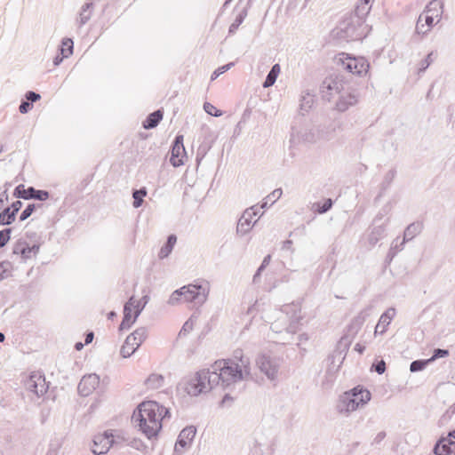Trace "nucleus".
<instances>
[{"label":"nucleus","instance_id":"obj_22","mask_svg":"<svg viewBox=\"0 0 455 455\" xmlns=\"http://www.w3.org/2000/svg\"><path fill=\"white\" fill-rule=\"evenodd\" d=\"M256 209L255 206H251L246 209L237 222L236 232L242 235H246L252 228L251 219L255 216L253 212Z\"/></svg>","mask_w":455,"mask_h":455},{"label":"nucleus","instance_id":"obj_48","mask_svg":"<svg viewBox=\"0 0 455 455\" xmlns=\"http://www.w3.org/2000/svg\"><path fill=\"white\" fill-rule=\"evenodd\" d=\"M432 56L433 52H430L427 55L425 60H421L420 67L419 68V73L424 72L430 66V64L433 61Z\"/></svg>","mask_w":455,"mask_h":455},{"label":"nucleus","instance_id":"obj_30","mask_svg":"<svg viewBox=\"0 0 455 455\" xmlns=\"http://www.w3.org/2000/svg\"><path fill=\"white\" fill-rule=\"evenodd\" d=\"M177 242V237L175 235H170L167 238L166 243L161 247L160 251L158 253L159 259H163L167 258Z\"/></svg>","mask_w":455,"mask_h":455},{"label":"nucleus","instance_id":"obj_11","mask_svg":"<svg viewBox=\"0 0 455 455\" xmlns=\"http://www.w3.org/2000/svg\"><path fill=\"white\" fill-rule=\"evenodd\" d=\"M256 364L260 372L265 374L269 380H276L280 367L276 358L271 357L266 354H260L256 358Z\"/></svg>","mask_w":455,"mask_h":455},{"label":"nucleus","instance_id":"obj_2","mask_svg":"<svg viewBox=\"0 0 455 455\" xmlns=\"http://www.w3.org/2000/svg\"><path fill=\"white\" fill-rule=\"evenodd\" d=\"M166 417H170L167 408L155 401H145L133 412L132 420L148 439H151L158 435L162 429V421Z\"/></svg>","mask_w":455,"mask_h":455},{"label":"nucleus","instance_id":"obj_45","mask_svg":"<svg viewBox=\"0 0 455 455\" xmlns=\"http://www.w3.org/2000/svg\"><path fill=\"white\" fill-rule=\"evenodd\" d=\"M204 111H205L207 114H209V115H211V116H216V117H218V116H222V112H221L220 109L216 108H215L212 104H211L210 102H205V103L204 104Z\"/></svg>","mask_w":455,"mask_h":455},{"label":"nucleus","instance_id":"obj_43","mask_svg":"<svg viewBox=\"0 0 455 455\" xmlns=\"http://www.w3.org/2000/svg\"><path fill=\"white\" fill-rule=\"evenodd\" d=\"M373 0H361L360 4L356 7V13L358 15H363L368 13L371 9L369 5Z\"/></svg>","mask_w":455,"mask_h":455},{"label":"nucleus","instance_id":"obj_40","mask_svg":"<svg viewBox=\"0 0 455 455\" xmlns=\"http://www.w3.org/2000/svg\"><path fill=\"white\" fill-rule=\"evenodd\" d=\"M429 360H415L411 363L410 371L411 372H417L424 370L429 363Z\"/></svg>","mask_w":455,"mask_h":455},{"label":"nucleus","instance_id":"obj_7","mask_svg":"<svg viewBox=\"0 0 455 455\" xmlns=\"http://www.w3.org/2000/svg\"><path fill=\"white\" fill-rule=\"evenodd\" d=\"M347 88L348 84L343 76L333 75L326 77L323 81L321 84V94L323 100L331 101L335 96H339Z\"/></svg>","mask_w":455,"mask_h":455},{"label":"nucleus","instance_id":"obj_51","mask_svg":"<svg viewBox=\"0 0 455 455\" xmlns=\"http://www.w3.org/2000/svg\"><path fill=\"white\" fill-rule=\"evenodd\" d=\"M25 97H26V100L28 102H30L31 104L34 102H36L37 100H39L41 99L40 94H38L33 91L27 92L25 94Z\"/></svg>","mask_w":455,"mask_h":455},{"label":"nucleus","instance_id":"obj_12","mask_svg":"<svg viewBox=\"0 0 455 455\" xmlns=\"http://www.w3.org/2000/svg\"><path fill=\"white\" fill-rule=\"evenodd\" d=\"M40 246V243L30 244L25 239L20 238L12 246V255L20 256L21 259L25 261L36 257L39 252Z\"/></svg>","mask_w":455,"mask_h":455},{"label":"nucleus","instance_id":"obj_38","mask_svg":"<svg viewBox=\"0 0 455 455\" xmlns=\"http://www.w3.org/2000/svg\"><path fill=\"white\" fill-rule=\"evenodd\" d=\"M147 190L146 188H140V189H135L132 192V197H133V207L139 208L141 206L143 203V197L146 196Z\"/></svg>","mask_w":455,"mask_h":455},{"label":"nucleus","instance_id":"obj_23","mask_svg":"<svg viewBox=\"0 0 455 455\" xmlns=\"http://www.w3.org/2000/svg\"><path fill=\"white\" fill-rule=\"evenodd\" d=\"M94 10V4L92 2L84 3L77 14L76 24L78 28H83L92 18Z\"/></svg>","mask_w":455,"mask_h":455},{"label":"nucleus","instance_id":"obj_50","mask_svg":"<svg viewBox=\"0 0 455 455\" xmlns=\"http://www.w3.org/2000/svg\"><path fill=\"white\" fill-rule=\"evenodd\" d=\"M181 299H183L182 297V292L179 290H176L174 291L172 295L170 296L169 298V300H168V303L170 305H175L177 304Z\"/></svg>","mask_w":455,"mask_h":455},{"label":"nucleus","instance_id":"obj_19","mask_svg":"<svg viewBox=\"0 0 455 455\" xmlns=\"http://www.w3.org/2000/svg\"><path fill=\"white\" fill-rule=\"evenodd\" d=\"M100 384V378L97 374H89L84 376L80 380L77 389L82 396L91 395Z\"/></svg>","mask_w":455,"mask_h":455},{"label":"nucleus","instance_id":"obj_47","mask_svg":"<svg viewBox=\"0 0 455 455\" xmlns=\"http://www.w3.org/2000/svg\"><path fill=\"white\" fill-rule=\"evenodd\" d=\"M428 30L427 25L423 22V15H419L417 25H416V32L418 34L425 35Z\"/></svg>","mask_w":455,"mask_h":455},{"label":"nucleus","instance_id":"obj_4","mask_svg":"<svg viewBox=\"0 0 455 455\" xmlns=\"http://www.w3.org/2000/svg\"><path fill=\"white\" fill-rule=\"evenodd\" d=\"M227 371L224 373H218L216 370L204 369L193 375L185 377L179 384L188 395L197 396L201 394L207 393L215 387L220 385L222 387V379L228 377Z\"/></svg>","mask_w":455,"mask_h":455},{"label":"nucleus","instance_id":"obj_8","mask_svg":"<svg viewBox=\"0 0 455 455\" xmlns=\"http://www.w3.org/2000/svg\"><path fill=\"white\" fill-rule=\"evenodd\" d=\"M337 60L345 70L357 76L367 74L370 68V64L365 58L353 57L345 52L339 53Z\"/></svg>","mask_w":455,"mask_h":455},{"label":"nucleus","instance_id":"obj_14","mask_svg":"<svg viewBox=\"0 0 455 455\" xmlns=\"http://www.w3.org/2000/svg\"><path fill=\"white\" fill-rule=\"evenodd\" d=\"M336 35L339 38L346 41H354L360 38L357 28L351 19L342 20L336 28Z\"/></svg>","mask_w":455,"mask_h":455},{"label":"nucleus","instance_id":"obj_44","mask_svg":"<svg viewBox=\"0 0 455 455\" xmlns=\"http://www.w3.org/2000/svg\"><path fill=\"white\" fill-rule=\"evenodd\" d=\"M235 65L234 62H229L224 66H221L218 68L212 74L211 80H215L218 78L220 75L224 74L228 70H229L233 66Z\"/></svg>","mask_w":455,"mask_h":455},{"label":"nucleus","instance_id":"obj_53","mask_svg":"<svg viewBox=\"0 0 455 455\" xmlns=\"http://www.w3.org/2000/svg\"><path fill=\"white\" fill-rule=\"evenodd\" d=\"M332 204H333L332 200L329 198V199L325 200L324 203L323 204V205L317 209V212L320 214L325 213L332 207Z\"/></svg>","mask_w":455,"mask_h":455},{"label":"nucleus","instance_id":"obj_52","mask_svg":"<svg viewBox=\"0 0 455 455\" xmlns=\"http://www.w3.org/2000/svg\"><path fill=\"white\" fill-rule=\"evenodd\" d=\"M422 15H423V21L427 25V28L429 30L433 27V25L435 23V20L436 18L428 14L427 12H425Z\"/></svg>","mask_w":455,"mask_h":455},{"label":"nucleus","instance_id":"obj_9","mask_svg":"<svg viewBox=\"0 0 455 455\" xmlns=\"http://www.w3.org/2000/svg\"><path fill=\"white\" fill-rule=\"evenodd\" d=\"M180 291L182 292L184 301L202 306L207 300L210 289L208 283L188 284L181 287Z\"/></svg>","mask_w":455,"mask_h":455},{"label":"nucleus","instance_id":"obj_62","mask_svg":"<svg viewBox=\"0 0 455 455\" xmlns=\"http://www.w3.org/2000/svg\"><path fill=\"white\" fill-rule=\"evenodd\" d=\"M364 349H365V347H364V346H362V345H361V344H359V343H358V344H356V345L355 346V351H357V352H359L360 354H363V351H364Z\"/></svg>","mask_w":455,"mask_h":455},{"label":"nucleus","instance_id":"obj_20","mask_svg":"<svg viewBox=\"0 0 455 455\" xmlns=\"http://www.w3.org/2000/svg\"><path fill=\"white\" fill-rule=\"evenodd\" d=\"M114 443V435L111 431H106L103 435H99L94 437V446H100V450L93 448L92 451L95 455L107 453Z\"/></svg>","mask_w":455,"mask_h":455},{"label":"nucleus","instance_id":"obj_26","mask_svg":"<svg viewBox=\"0 0 455 455\" xmlns=\"http://www.w3.org/2000/svg\"><path fill=\"white\" fill-rule=\"evenodd\" d=\"M389 219L387 220L386 223L374 226L369 235L368 242L371 246H374L380 239H382L386 235V227Z\"/></svg>","mask_w":455,"mask_h":455},{"label":"nucleus","instance_id":"obj_29","mask_svg":"<svg viewBox=\"0 0 455 455\" xmlns=\"http://www.w3.org/2000/svg\"><path fill=\"white\" fill-rule=\"evenodd\" d=\"M143 299H145L144 305L141 307H138V309L134 312L133 318H129V319L125 318V317L123 318V321L119 326L120 331H124V330L131 328V326L136 322L137 318L139 317L141 311L143 310L146 304L148 303L149 298H148V296L146 295L143 297Z\"/></svg>","mask_w":455,"mask_h":455},{"label":"nucleus","instance_id":"obj_61","mask_svg":"<svg viewBox=\"0 0 455 455\" xmlns=\"http://www.w3.org/2000/svg\"><path fill=\"white\" fill-rule=\"evenodd\" d=\"M64 58H65V57H63V55H62V56L57 55V56L54 58V60H53V64H54L55 66L60 65V64L61 63V61L63 60V59H64Z\"/></svg>","mask_w":455,"mask_h":455},{"label":"nucleus","instance_id":"obj_34","mask_svg":"<svg viewBox=\"0 0 455 455\" xmlns=\"http://www.w3.org/2000/svg\"><path fill=\"white\" fill-rule=\"evenodd\" d=\"M248 14V7L243 8L230 25L228 33L235 34Z\"/></svg>","mask_w":455,"mask_h":455},{"label":"nucleus","instance_id":"obj_15","mask_svg":"<svg viewBox=\"0 0 455 455\" xmlns=\"http://www.w3.org/2000/svg\"><path fill=\"white\" fill-rule=\"evenodd\" d=\"M14 196L26 200L36 199L39 201H45L49 198V193L46 190H37L33 187L25 188L24 185H19L15 188Z\"/></svg>","mask_w":455,"mask_h":455},{"label":"nucleus","instance_id":"obj_31","mask_svg":"<svg viewBox=\"0 0 455 455\" xmlns=\"http://www.w3.org/2000/svg\"><path fill=\"white\" fill-rule=\"evenodd\" d=\"M164 377L161 374L152 373L146 379L145 384L148 388L157 389L164 386Z\"/></svg>","mask_w":455,"mask_h":455},{"label":"nucleus","instance_id":"obj_3","mask_svg":"<svg viewBox=\"0 0 455 455\" xmlns=\"http://www.w3.org/2000/svg\"><path fill=\"white\" fill-rule=\"evenodd\" d=\"M218 373L228 372V377L222 379V387L226 388L236 382L245 379L251 374V362L243 355L242 349L234 351L233 359L217 361L212 366Z\"/></svg>","mask_w":455,"mask_h":455},{"label":"nucleus","instance_id":"obj_13","mask_svg":"<svg viewBox=\"0 0 455 455\" xmlns=\"http://www.w3.org/2000/svg\"><path fill=\"white\" fill-rule=\"evenodd\" d=\"M27 390L35 394L37 397L44 395L48 389L45 378L40 372H33L30 374L25 383Z\"/></svg>","mask_w":455,"mask_h":455},{"label":"nucleus","instance_id":"obj_41","mask_svg":"<svg viewBox=\"0 0 455 455\" xmlns=\"http://www.w3.org/2000/svg\"><path fill=\"white\" fill-rule=\"evenodd\" d=\"M37 207H42V204H28L24 210L23 212H21L20 216V221H24L26 220L28 218H29L32 213L34 212V211L36 210V208Z\"/></svg>","mask_w":455,"mask_h":455},{"label":"nucleus","instance_id":"obj_1","mask_svg":"<svg viewBox=\"0 0 455 455\" xmlns=\"http://www.w3.org/2000/svg\"><path fill=\"white\" fill-rule=\"evenodd\" d=\"M301 307L291 303L265 313L264 319L270 324L271 338L276 343L288 344L294 339L302 320Z\"/></svg>","mask_w":455,"mask_h":455},{"label":"nucleus","instance_id":"obj_49","mask_svg":"<svg viewBox=\"0 0 455 455\" xmlns=\"http://www.w3.org/2000/svg\"><path fill=\"white\" fill-rule=\"evenodd\" d=\"M449 355V351L446 350V349H441V348H436L435 349L434 351V354L432 355L431 358H429V362H433L438 358H443V357H445Z\"/></svg>","mask_w":455,"mask_h":455},{"label":"nucleus","instance_id":"obj_42","mask_svg":"<svg viewBox=\"0 0 455 455\" xmlns=\"http://www.w3.org/2000/svg\"><path fill=\"white\" fill-rule=\"evenodd\" d=\"M270 260H271V255H269V254L267 255L263 259L260 266L259 267L258 270L256 271L255 275H253V283H256L258 282V279L259 278L261 272L268 266Z\"/></svg>","mask_w":455,"mask_h":455},{"label":"nucleus","instance_id":"obj_17","mask_svg":"<svg viewBox=\"0 0 455 455\" xmlns=\"http://www.w3.org/2000/svg\"><path fill=\"white\" fill-rule=\"evenodd\" d=\"M196 434V429L194 426L185 427L180 433L174 451L179 454H182L185 448H187L193 441Z\"/></svg>","mask_w":455,"mask_h":455},{"label":"nucleus","instance_id":"obj_56","mask_svg":"<svg viewBox=\"0 0 455 455\" xmlns=\"http://www.w3.org/2000/svg\"><path fill=\"white\" fill-rule=\"evenodd\" d=\"M31 108H32V104L26 100H22L20 102L19 110L21 114H26L31 109Z\"/></svg>","mask_w":455,"mask_h":455},{"label":"nucleus","instance_id":"obj_60","mask_svg":"<svg viewBox=\"0 0 455 455\" xmlns=\"http://www.w3.org/2000/svg\"><path fill=\"white\" fill-rule=\"evenodd\" d=\"M93 338H94V333L92 331H90V332L86 333L84 344L88 345L91 342H92Z\"/></svg>","mask_w":455,"mask_h":455},{"label":"nucleus","instance_id":"obj_25","mask_svg":"<svg viewBox=\"0 0 455 455\" xmlns=\"http://www.w3.org/2000/svg\"><path fill=\"white\" fill-rule=\"evenodd\" d=\"M423 225L421 222L417 221L410 224L404 230L403 241L400 243L398 250H403L406 242L411 241L414 237L420 234Z\"/></svg>","mask_w":455,"mask_h":455},{"label":"nucleus","instance_id":"obj_64","mask_svg":"<svg viewBox=\"0 0 455 455\" xmlns=\"http://www.w3.org/2000/svg\"><path fill=\"white\" fill-rule=\"evenodd\" d=\"M292 242L291 240H286L284 243H283V248L284 249H289L291 245Z\"/></svg>","mask_w":455,"mask_h":455},{"label":"nucleus","instance_id":"obj_32","mask_svg":"<svg viewBox=\"0 0 455 455\" xmlns=\"http://www.w3.org/2000/svg\"><path fill=\"white\" fill-rule=\"evenodd\" d=\"M280 71H281V68H280V65L279 64H275L270 71L268 72L264 83H263V87L264 88H268V87H271L272 85L275 84L279 74H280Z\"/></svg>","mask_w":455,"mask_h":455},{"label":"nucleus","instance_id":"obj_24","mask_svg":"<svg viewBox=\"0 0 455 455\" xmlns=\"http://www.w3.org/2000/svg\"><path fill=\"white\" fill-rule=\"evenodd\" d=\"M396 311L395 307L387 308L379 317V323L375 327L374 334H383L386 332L387 326L395 316Z\"/></svg>","mask_w":455,"mask_h":455},{"label":"nucleus","instance_id":"obj_63","mask_svg":"<svg viewBox=\"0 0 455 455\" xmlns=\"http://www.w3.org/2000/svg\"><path fill=\"white\" fill-rule=\"evenodd\" d=\"M191 328H192V324H191V323H189V322H188V321H187V322L184 323V325H183L182 330L180 331V332H181V331H187L188 329H191Z\"/></svg>","mask_w":455,"mask_h":455},{"label":"nucleus","instance_id":"obj_10","mask_svg":"<svg viewBox=\"0 0 455 455\" xmlns=\"http://www.w3.org/2000/svg\"><path fill=\"white\" fill-rule=\"evenodd\" d=\"M148 337V329L140 327L131 333L124 340L120 349V354L124 358L130 357L144 342Z\"/></svg>","mask_w":455,"mask_h":455},{"label":"nucleus","instance_id":"obj_27","mask_svg":"<svg viewBox=\"0 0 455 455\" xmlns=\"http://www.w3.org/2000/svg\"><path fill=\"white\" fill-rule=\"evenodd\" d=\"M315 96L308 90L303 91L299 99V112L301 115L307 113L314 105Z\"/></svg>","mask_w":455,"mask_h":455},{"label":"nucleus","instance_id":"obj_16","mask_svg":"<svg viewBox=\"0 0 455 455\" xmlns=\"http://www.w3.org/2000/svg\"><path fill=\"white\" fill-rule=\"evenodd\" d=\"M186 156L185 148L183 145V135H177L171 151L170 162L174 167H179L184 164L183 158Z\"/></svg>","mask_w":455,"mask_h":455},{"label":"nucleus","instance_id":"obj_28","mask_svg":"<svg viewBox=\"0 0 455 455\" xmlns=\"http://www.w3.org/2000/svg\"><path fill=\"white\" fill-rule=\"evenodd\" d=\"M163 119V112L161 110H156L149 114L143 122V127L145 129H153L158 125L160 121Z\"/></svg>","mask_w":455,"mask_h":455},{"label":"nucleus","instance_id":"obj_36","mask_svg":"<svg viewBox=\"0 0 455 455\" xmlns=\"http://www.w3.org/2000/svg\"><path fill=\"white\" fill-rule=\"evenodd\" d=\"M138 306L139 307H141L140 306V302H135V299L134 297H131L129 299V300L124 304V317L125 318H133L132 316V310H134V312L138 309Z\"/></svg>","mask_w":455,"mask_h":455},{"label":"nucleus","instance_id":"obj_59","mask_svg":"<svg viewBox=\"0 0 455 455\" xmlns=\"http://www.w3.org/2000/svg\"><path fill=\"white\" fill-rule=\"evenodd\" d=\"M386 437L385 432H379L377 434V435L374 438V443H380L384 438Z\"/></svg>","mask_w":455,"mask_h":455},{"label":"nucleus","instance_id":"obj_6","mask_svg":"<svg viewBox=\"0 0 455 455\" xmlns=\"http://www.w3.org/2000/svg\"><path fill=\"white\" fill-rule=\"evenodd\" d=\"M334 128L331 132H324L323 128H313L298 122L291 126L290 143L292 146H298L300 143H315L320 140H330L333 137Z\"/></svg>","mask_w":455,"mask_h":455},{"label":"nucleus","instance_id":"obj_18","mask_svg":"<svg viewBox=\"0 0 455 455\" xmlns=\"http://www.w3.org/2000/svg\"><path fill=\"white\" fill-rule=\"evenodd\" d=\"M358 101V95L355 91L350 90L348 87L341 94L338 96L336 102V109L339 112H344L348 109L349 107L354 106Z\"/></svg>","mask_w":455,"mask_h":455},{"label":"nucleus","instance_id":"obj_58","mask_svg":"<svg viewBox=\"0 0 455 455\" xmlns=\"http://www.w3.org/2000/svg\"><path fill=\"white\" fill-rule=\"evenodd\" d=\"M367 315L368 314L366 310L361 311L357 317L355 319V323H357L359 325L363 324Z\"/></svg>","mask_w":455,"mask_h":455},{"label":"nucleus","instance_id":"obj_5","mask_svg":"<svg viewBox=\"0 0 455 455\" xmlns=\"http://www.w3.org/2000/svg\"><path fill=\"white\" fill-rule=\"evenodd\" d=\"M371 398L366 388L357 386L339 395L335 410L342 416L348 417L353 411L363 408Z\"/></svg>","mask_w":455,"mask_h":455},{"label":"nucleus","instance_id":"obj_46","mask_svg":"<svg viewBox=\"0 0 455 455\" xmlns=\"http://www.w3.org/2000/svg\"><path fill=\"white\" fill-rule=\"evenodd\" d=\"M12 228H4L0 231V248L4 247L10 240Z\"/></svg>","mask_w":455,"mask_h":455},{"label":"nucleus","instance_id":"obj_54","mask_svg":"<svg viewBox=\"0 0 455 455\" xmlns=\"http://www.w3.org/2000/svg\"><path fill=\"white\" fill-rule=\"evenodd\" d=\"M400 247V243H398V238H396L393 243H392V245H391V248L389 250V252H388V256L391 257V259L398 252V251H401L402 250H398V248Z\"/></svg>","mask_w":455,"mask_h":455},{"label":"nucleus","instance_id":"obj_57","mask_svg":"<svg viewBox=\"0 0 455 455\" xmlns=\"http://www.w3.org/2000/svg\"><path fill=\"white\" fill-rule=\"evenodd\" d=\"M22 206V203L19 200L13 202L11 205V212H13L14 218L16 217V213L20 211Z\"/></svg>","mask_w":455,"mask_h":455},{"label":"nucleus","instance_id":"obj_35","mask_svg":"<svg viewBox=\"0 0 455 455\" xmlns=\"http://www.w3.org/2000/svg\"><path fill=\"white\" fill-rule=\"evenodd\" d=\"M283 191L281 188H276L273 192H271L262 202L260 208L267 209L274 203H275L282 196Z\"/></svg>","mask_w":455,"mask_h":455},{"label":"nucleus","instance_id":"obj_37","mask_svg":"<svg viewBox=\"0 0 455 455\" xmlns=\"http://www.w3.org/2000/svg\"><path fill=\"white\" fill-rule=\"evenodd\" d=\"M74 42L70 38H63L61 41L60 53L63 57H68L73 53Z\"/></svg>","mask_w":455,"mask_h":455},{"label":"nucleus","instance_id":"obj_21","mask_svg":"<svg viewBox=\"0 0 455 455\" xmlns=\"http://www.w3.org/2000/svg\"><path fill=\"white\" fill-rule=\"evenodd\" d=\"M435 455H455V439L450 436L442 437L438 440L434 447Z\"/></svg>","mask_w":455,"mask_h":455},{"label":"nucleus","instance_id":"obj_39","mask_svg":"<svg viewBox=\"0 0 455 455\" xmlns=\"http://www.w3.org/2000/svg\"><path fill=\"white\" fill-rule=\"evenodd\" d=\"M15 220L13 212H11V208H5L0 213V224L10 225Z\"/></svg>","mask_w":455,"mask_h":455},{"label":"nucleus","instance_id":"obj_55","mask_svg":"<svg viewBox=\"0 0 455 455\" xmlns=\"http://www.w3.org/2000/svg\"><path fill=\"white\" fill-rule=\"evenodd\" d=\"M373 368L377 373L383 374L386 371V363L380 360L373 364Z\"/></svg>","mask_w":455,"mask_h":455},{"label":"nucleus","instance_id":"obj_33","mask_svg":"<svg viewBox=\"0 0 455 455\" xmlns=\"http://www.w3.org/2000/svg\"><path fill=\"white\" fill-rule=\"evenodd\" d=\"M443 4L440 0H432L426 7L425 12L437 18L439 21L442 14Z\"/></svg>","mask_w":455,"mask_h":455}]
</instances>
